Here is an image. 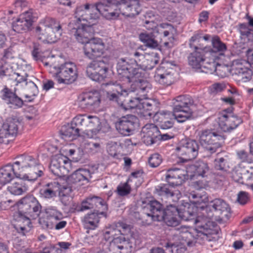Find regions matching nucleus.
Segmentation results:
<instances>
[{
  "mask_svg": "<svg viewBox=\"0 0 253 253\" xmlns=\"http://www.w3.org/2000/svg\"><path fill=\"white\" fill-rule=\"evenodd\" d=\"M173 27L168 23H162L157 26L155 31H154V34L156 37L159 36L160 38H166L169 35L171 34L173 31Z\"/></svg>",
  "mask_w": 253,
  "mask_h": 253,
  "instance_id": "nucleus-44",
  "label": "nucleus"
},
{
  "mask_svg": "<svg viewBox=\"0 0 253 253\" xmlns=\"http://www.w3.org/2000/svg\"><path fill=\"white\" fill-rule=\"evenodd\" d=\"M105 44L102 39L94 38L84 45L85 56L91 60L100 57L104 53Z\"/></svg>",
  "mask_w": 253,
  "mask_h": 253,
  "instance_id": "nucleus-16",
  "label": "nucleus"
},
{
  "mask_svg": "<svg viewBox=\"0 0 253 253\" xmlns=\"http://www.w3.org/2000/svg\"><path fill=\"white\" fill-rule=\"evenodd\" d=\"M112 245L114 246V250L120 253H130L132 251V243L122 235L119 238H115Z\"/></svg>",
  "mask_w": 253,
  "mask_h": 253,
  "instance_id": "nucleus-35",
  "label": "nucleus"
},
{
  "mask_svg": "<svg viewBox=\"0 0 253 253\" xmlns=\"http://www.w3.org/2000/svg\"><path fill=\"white\" fill-rule=\"evenodd\" d=\"M142 222L144 225H150L154 221H159L154 215L150 213H144L142 217Z\"/></svg>",
  "mask_w": 253,
  "mask_h": 253,
  "instance_id": "nucleus-59",
  "label": "nucleus"
},
{
  "mask_svg": "<svg viewBox=\"0 0 253 253\" xmlns=\"http://www.w3.org/2000/svg\"><path fill=\"white\" fill-rule=\"evenodd\" d=\"M87 128L84 132V137L91 138L101 129L100 122L99 118L95 116L88 115Z\"/></svg>",
  "mask_w": 253,
  "mask_h": 253,
  "instance_id": "nucleus-32",
  "label": "nucleus"
},
{
  "mask_svg": "<svg viewBox=\"0 0 253 253\" xmlns=\"http://www.w3.org/2000/svg\"><path fill=\"white\" fill-rule=\"evenodd\" d=\"M147 17H150L149 14L147 13L146 15V19ZM158 24L154 20H147L146 19L144 21V26L145 28L149 31H151V33H154V31L156 30Z\"/></svg>",
  "mask_w": 253,
  "mask_h": 253,
  "instance_id": "nucleus-56",
  "label": "nucleus"
},
{
  "mask_svg": "<svg viewBox=\"0 0 253 253\" xmlns=\"http://www.w3.org/2000/svg\"><path fill=\"white\" fill-rule=\"evenodd\" d=\"M49 73L52 77L58 79H76L78 77L77 67L72 62H66L59 68L50 67Z\"/></svg>",
  "mask_w": 253,
  "mask_h": 253,
  "instance_id": "nucleus-18",
  "label": "nucleus"
},
{
  "mask_svg": "<svg viewBox=\"0 0 253 253\" xmlns=\"http://www.w3.org/2000/svg\"><path fill=\"white\" fill-rule=\"evenodd\" d=\"M88 115L86 114L78 115L75 117L72 121V124L79 128V130L87 128Z\"/></svg>",
  "mask_w": 253,
  "mask_h": 253,
  "instance_id": "nucleus-50",
  "label": "nucleus"
},
{
  "mask_svg": "<svg viewBox=\"0 0 253 253\" xmlns=\"http://www.w3.org/2000/svg\"><path fill=\"white\" fill-rule=\"evenodd\" d=\"M91 177V173L88 169H79L67 177V182L75 186H81L88 183Z\"/></svg>",
  "mask_w": 253,
  "mask_h": 253,
  "instance_id": "nucleus-23",
  "label": "nucleus"
},
{
  "mask_svg": "<svg viewBox=\"0 0 253 253\" xmlns=\"http://www.w3.org/2000/svg\"><path fill=\"white\" fill-rule=\"evenodd\" d=\"M105 211L98 210L97 212H92L84 216L83 223L85 228L95 229L98 226L99 221V214H104Z\"/></svg>",
  "mask_w": 253,
  "mask_h": 253,
  "instance_id": "nucleus-34",
  "label": "nucleus"
},
{
  "mask_svg": "<svg viewBox=\"0 0 253 253\" xmlns=\"http://www.w3.org/2000/svg\"><path fill=\"white\" fill-rule=\"evenodd\" d=\"M20 122L15 119H9L5 123H3L2 127L3 139H9L10 136L14 137L18 133Z\"/></svg>",
  "mask_w": 253,
  "mask_h": 253,
  "instance_id": "nucleus-30",
  "label": "nucleus"
},
{
  "mask_svg": "<svg viewBox=\"0 0 253 253\" xmlns=\"http://www.w3.org/2000/svg\"><path fill=\"white\" fill-rule=\"evenodd\" d=\"M248 62L250 64V67L253 66V49H249L247 51Z\"/></svg>",
  "mask_w": 253,
  "mask_h": 253,
  "instance_id": "nucleus-64",
  "label": "nucleus"
},
{
  "mask_svg": "<svg viewBox=\"0 0 253 253\" xmlns=\"http://www.w3.org/2000/svg\"><path fill=\"white\" fill-rule=\"evenodd\" d=\"M72 191V187L66 184L60 185L58 182H53L46 184L40 190L41 196L45 199H50L56 196L57 192L62 198L68 197Z\"/></svg>",
  "mask_w": 253,
  "mask_h": 253,
  "instance_id": "nucleus-12",
  "label": "nucleus"
},
{
  "mask_svg": "<svg viewBox=\"0 0 253 253\" xmlns=\"http://www.w3.org/2000/svg\"><path fill=\"white\" fill-rule=\"evenodd\" d=\"M49 169L55 175L63 176L72 170L71 162L67 157L60 154H57L52 157Z\"/></svg>",
  "mask_w": 253,
  "mask_h": 253,
  "instance_id": "nucleus-13",
  "label": "nucleus"
},
{
  "mask_svg": "<svg viewBox=\"0 0 253 253\" xmlns=\"http://www.w3.org/2000/svg\"><path fill=\"white\" fill-rule=\"evenodd\" d=\"M96 207L99 211H106L107 205L104 201L100 197L96 196L88 197L84 200L81 204L80 211H84Z\"/></svg>",
  "mask_w": 253,
  "mask_h": 253,
  "instance_id": "nucleus-28",
  "label": "nucleus"
},
{
  "mask_svg": "<svg viewBox=\"0 0 253 253\" xmlns=\"http://www.w3.org/2000/svg\"><path fill=\"white\" fill-rule=\"evenodd\" d=\"M128 180L125 183H121L117 188V192L119 196H125L129 194L131 191V187L128 184Z\"/></svg>",
  "mask_w": 253,
  "mask_h": 253,
  "instance_id": "nucleus-52",
  "label": "nucleus"
},
{
  "mask_svg": "<svg viewBox=\"0 0 253 253\" xmlns=\"http://www.w3.org/2000/svg\"><path fill=\"white\" fill-rule=\"evenodd\" d=\"M13 226L18 233L23 235L29 232L32 227L29 218L23 215L15 219Z\"/></svg>",
  "mask_w": 253,
  "mask_h": 253,
  "instance_id": "nucleus-38",
  "label": "nucleus"
},
{
  "mask_svg": "<svg viewBox=\"0 0 253 253\" xmlns=\"http://www.w3.org/2000/svg\"><path fill=\"white\" fill-rule=\"evenodd\" d=\"M17 88L15 90L22 87L25 90L24 98L26 102L33 101L39 93L36 84L32 81L20 80L16 84Z\"/></svg>",
  "mask_w": 253,
  "mask_h": 253,
  "instance_id": "nucleus-26",
  "label": "nucleus"
},
{
  "mask_svg": "<svg viewBox=\"0 0 253 253\" xmlns=\"http://www.w3.org/2000/svg\"><path fill=\"white\" fill-rule=\"evenodd\" d=\"M140 100L141 99H140L139 98H134L130 99L128 100V102L126 103H121V106H122L126 110L134 109H135V111L137 113V110H138Z\"/></svg>",
  "mask_w": 253,
  "mask_h": 253,
  "instance_id": "nucleus-51",
  "label": "nucleus"
},
{
  "mask_svg": "<svg viewBox=\"0 0 253 253\" xmlns=\"http://www.w3.org/2000/svg\"><path fill=\"white\" fill-rule=\"evenodd\" d=\"M226 84L224 83H216L211 85L209 89L211 94H216L225 89Z\"/></svg>",
  "mask_w": 253,
  "mask_h": 253,
  "instance_id": "nucleus-54",
  "label": "nucleus"
},
{
  "mask_svg": "<svg viewBox=\"0 0 253 253\" xmlns=\"http://www.w3.org/2000/svg\"><path fill=\"white\" fill-rule=\"evenodd\" d=\"M20 212L25 213L33 218H37L40 214L41 206L37 199L33 197H26L17 204Z\"/></svg>",
  "mask_w": 253,
  "mask_h": 253,
  "instance_id": "nucleus-14",
  "label": "nucleus"
},
{
  "mask_svg": "<svg viewBox=\"0 0 253 253\" xmlns=\"http://www.w3.org/2000/svg\"><path fill=\"white\" fill-rule=\"evenodd\" d=\"M34 22L33 10L24 12L12 23V28L17 33H24L30 31Z\"/></svg>",
  "mask_w": 253,
  "mask_h": 253,
  "instance_id": "nucleus-21",
  "label": "nucleus"
},
{
  "mask_svg": "<svg viewBox=\"0 0 253 253\" xmlns=\"http://www.w3.org/2000/svg\"><path fill=\"white\" fill-rule=\"evenodd\" d=\"M151 88V85L147 80H134L131 85L130 89L123 91L128 95L130 92L138 91L139 93L148 92Z\"/></svg>",
  "mask_w": 253,
  "mask_h": 253,
  "instance_id": "nucleus-39",
  "label": "nucleus"
},
{
  "mask_svg": "<svg viewBox=\"0 0 253 253\" xmlns=\"http://www.w3.org/2000/svg\"><path fill=\"white\" fill-rule=\"evenodd\" d=\"M130 226L123 222H118L107 227L104 230L103 236L105 240L114 243L115 238L121 235H127L130 232Z\"/></svg>",
  "mask_w": 253,
  "mask_h": 253,
  "instance_id": "nucleus-15",
  "label": "nucleus"
},
{
  "mask_svg": "<svg viewBox=\"0 0 253 253\" xmlns=\"http://www.w3.org/2000/svg\"><path fill=\"white\" fill-rule=\"evenodd\" d=\"M86 74L90 79L110 78L111 71H109L103 60L93 61L87 67Z\"/></svg>",
  "mask_w": 253,
  "mask_h": 253,
  "instance_id": "nucleus-17",
  "label": "nucleus"
},
{
  "mask_svg": "<svg viewBox=\"0 0 253 253\" xmlns=\"http://www.w3.org/2000/svg\"><path fill=\"white\" fill-rule=\"evenodd\" d=\"M159 61L158 54L156 52L145 53V60L143 63L142 70L152 69Z\"/></svg>",
  "mask_w": 253,
  "mask_h": 253,
  "instance_id": "nucleus-42",
  "label": "nucleus"
},
{
  "mask_svg": "<svg viewBox=\"0 0 253 253\" xmlns=\"http://www.w3.org/2000/svg\"><path fill=\"white\" fill-rule=\"evenodd\" d=\"M191 204L184 205L182 217L186 220H193L196 229L192 233L196 242L202 244L215 239L218 228L215 223L206 217V207L208 204V196L205 191L190 193Z\"/></svg>",
  "mask_w": 253,
  "mask_h": 253,
  "instance_id": "nucleus-2",
  "label": "nucleus"
},
{
  "mask_svg": "<svg viewBox=\"0 0 253 253\" xmlns=\"http://www.w3.org/2000/svg\"><path fill=\"white\" fill-rule=\"evenodd\" d=\"M140 134L143 142L147 145H150L160 136V131L155 125L148 124L142 128Z\"/></svg>",
  "mask_w": 253,
  "mask_h": 253,
  "instance_id": "nucleus-24",
  "label": "nucleus"
},
{
  "mask_svg": "<svg viewBox=\"0 0 253 253\" xmlns=\"http://www.w3.org/2000/svg\"><path fill=\"white\" fill-rule=\"evenodd\" d=\"M140 11L138 0H100L95 4L86 3L77 7L75 18V26L71 30V34L82 44H86L94 33L93 26L100 15L107 19H115L121 13L127 17L138 15Z\"/></svg>",
  "mask_w": 253,
  "mask_h": 253,
  "instance_id": "nucleus-1",
  "label": "nucleus"
},
{
  "mask_svg": "<svg viewBox=\"0 0 253 253\" xmlns=\"http://www.w3.org/2000/svg\"><path fill=\"white\" fill-rule=\"evenodd\" d=\"M227 122L226 124L222 125V130L224 131H229L236 128L242 123V120L230 112Z\"/></svg>",
  "mask_w": 253,
  "mask_h": 253,
  "instance_id": "nucleus-46",
  "label": "nucleus"
},
{
  "mask_svg": "<svg viewBox=\"0 0 253 253\" xmlns=\"http://www.w3.org/2000/svg\"><path fill=\"white\" fill-rule=\"evenodd\" d=\"M62 32L59 22L49 17L41 20L35 29L36 35L39 40L50 43L56 42L60 38Z\"/></svg>",
  "mask_w": 253,
  "mask_h": 253,
  "instance_id": "nucleus-6",
  "label": "nucleus"
},
{
  "mask_svg": "<svg viewBox=\"0 0 253 253\" xmlns=\"http://www.w3.org/2000/svg\"><path fill=\"white\" fill-rule=\"evenodd\" d=\"M27 3L25 0H17L15 2V6L17 9V11L22 10L23 8L27 6Z\"/></svg>",
  "mask_w": 253,
  "mask_h": 253,
  "instance_id": "nucleus-63",
  "label": "nucleus"
},
{
  "mask_svg": "<svg viewBox=\"0 0 253 253\" xmlns=\"http://www.w3.org/2000/svg\"><path fill=\"white\" fill-rule=\"evenodd\" d=\"M250 67V64L248 61L242 59H238L233 61L231 70L236 74H247L250 75L252 72Z\"/></svg>",
  "mask_w": 253,
  "mask_h": 253,
  "instance_id": "nucleus-36",
  "label": "nucleus"
},
{
  "mask_svg": "<svg viewBox=\"0 0 253 253\" xmlns=\"http://www.w3.org/2000/svg\"><path fill=\"white\" fill-rule=\"evenodd\" d=\"M212 37L209 35H206L205 36L202 37L200 35H195L191 37L190 40L189 45L191 48L194 49H201L202 51H207V48L206 47H203L201 45V42L203 40L205 41H211Z\"/></svg>",
  "mask_w": 253,
  "mask_h": 253,
  "instance_id": "nucleus-40",
  "label": "nucleus"
},
{
  "mask_svg": "<svg viewBox=\"0 0 253 253\" xmlns=\"http://www.w3.org/2000/svg\"><path fill=\"white\" fill-rule=\"evenodd\" d=\"M248 200V194L243 191H241L238 195L237 201L241 205L245 204Z\"/></svg>",
  "mask_w": 253,
  "mask_h": 253,
  "instance_id": "nucleus-62",
  "label": "nucleus"
},
{
  "mask_svg": "<svg viewBox=\"0 0 253 253\" xmlns=\"http://www.w3.org/2000/svg\"><path fill=\"white\" fill-rule=\"evenodd\" d=\"M22 178H18L7 187V191L15 196L21 195L28 190V187Z\"/></svg>",
  "mask_w": 253,
  "mask_h": 253,
  "instance_id": "nucleus-33",
  "label": "nucleus"
},
{
  "mask_svg": "<svg viewBox=\"0 0 253 253\" xmlns=\"http://www.w3.org/2000/svg\"><path fill=\"white\" fill-rule=\"evenodd\" d=\"M184 206L180 208V211L174 206L170 205L167 206L164 210V220L169 226H176L182 219L186 221L182 217L183 214Z\"/></svg>",
  "mask_w": 253,
  "mask_h": 253,
  "instance_id": "nucleus-22",
  "label": "nucleus"
},
{
  "mask_svg": "<svg viewBox=\"0 0 253 253\" xmlns=\"http://www.w3.org/2000/svg\"><path fill=\"white\" fill-rule=\"evenodd\" d=\"M203 52L201 49H195L188 58L189 65L194 68L206 69L207 70L206 72L215 71L217 65L216 60L218 56L211 55L210 57L207 55L204 57Z\"/></svg>",
  "mask_w": 253,
  "mask_h": 253,
  "instance_id": "nucleus-9",
  "label": "nucleus"
},
{
  "mask_svg": "<svg viewBox=\"0 0 253 253\" xmlns=\"http://www.w3.org/2000/svg\"><path fill=\"white\" fill-rule=\"evenodd\" d=\"M14 55L15 52L13 49V47L10 46L9 47L4 49L2 60L6 62L7 60L13 59L14 57Z\"/></svg>",
  "mask_w": 253,
  "mask_h": 253,
  "instance_id": "nucleus-60",
  "label": "nucleus"
},
{
  "mask_svg": "<svg viewBox=\"0 0 253 253\" xmlns=\"http://www.w3.org/2000/svg\"><path fill=\"white\" fill-rule=\"evenodd\" d=\"M172 253H185L186 247L183 244L172 245L171 246Z\"/></svg>",
  "mask_w": 253,
  "mask_h": 253,
  "instance_id": "nucleus-61",
  "label": "nucleus"
},
{
  "mask_svg": "<svg viewBox=\"0 0 253 253\" xmlns=\"http://www.w3.org/2000/svg\"><path fill=\"white\" fill-rule=\"evenodd\" d=\"M155 101L151 99H141L137 110V114L141 117L146 119L155 114L156 113L153 110L155 107Z\"/></svg>",
  "mask_w": 253,
  "mask_h": 253,
  "instance_id": "nucleus-31",
  "label": "nucleus"
},
{
  "mask_svg": "<svg viewBox=\"0 0 253 253\" xmlns=\"http://www.w3.org/2000/svg\"><path fill=\"white\" fill-rule=\"evenodd\" d=\"M232 177L237 182L250 184V182L253 180V166H248L245 169L236 170L233 173Z\"/></svg>",
  "mask_w": 253,
  "mask_h": 253,
  "instance_id": "nucleus-27",
  "label": "nucleus"
},
{
  "mask_svg": "<svg viewBox=\"0 0 253 253\" xmlns=\"http://www.w3.org/2000/svg\"><path fill=\"white\" fill-rule=\"evenodd\" d=\"M42 169L36 158L29 155L19 156L12 165L8 164L0 169V184L5 185L15 177L35 180L42 175Z\"/></svg>",
  "mask_w": 253,
  "mask_h": 253,
  "instance_id": "nucleus-4",
  "label": "nucleus"
},
{
  "mask_svg": "<svg viewBox=\"0 0 253 253\" xmlns=\"http://www.w3.org/2000/svg\"><path fill=\"white\" fill-rule=\"evenodd\" d=\"M1 93V98L9 105V107L17 109L23 106L22 99L8 88H4Z\"/></svg>",
  "mask_w": 253,
  "mask_h": 253,
  "instance_id": "nucleus-29",
  "label": "nucleus"
},
{
  "mask_svg": "<svg viewBox=\"0 0 253 253\" xmlns=\"http://www.w3.org/2000/svg\"><path fill=\"white\" fill-rule=\"evenodd\" d=\"M153 120L158 123L161 128L166 129L171 128L174 123L175 115L172 113L168 111H161L155 113Z\"/></svg>",
  "mask_w": 253,
  "mask_h": 253,
  "instance_id": "nucleus-25",
  "label": "nucleus"
},
{
  "mask_svg": "<svg viewBox=\"0 0 253 253\" xmlns=\"http://www.w3.org/2000/svg\"><path fill=\"white\" fill-rule=\"evenodd\" d=\"M209 171L208 164L202 161H197L187 167L186 171L177 168L169 169L165 174V179L169 185L160 184L157 186L155 192L159 196H165L172 201L176 202L181 197V193L179 191L173 190L172 188H170V185H180L184 180L189 177L191 179L198 177L204 178Z\"/></svg>",
  "mask_w": 253,
  "mask_h": 253,
  "instance_id": "nucleus-3",
  "label": "nucleus"
},
{
  "mask_svg": "<svg viewBox=\"0 0 253 253\" xmlns=\"http://www.w3.org/2000/svg\"><path fill=\"white\" fill-rule=\"evenodd\" d=\"M62 131L63 138H69L73 139L79 136L80 130L79 127H77L71 124V125L63 128Z\"/></svg>",
  "mask_w": 253,
  "mask_h": 253,
  "instance_id": "nucleus-49",
  "label": "nucleus"
},
{
  "mask_svg": "<svg viewBox=\"0 0 253 253\" xmlns=\"http://www.w3.org/2000/svg\"><path fill=\"white\" fill-rule=\"evenodd\" d=\"M134 59L121 58L117 64V72L119 78L139 79L143 78L144 72L141 70L145 60V54L139 52L134 53Z\"/></svg>",
  "mask_w": 253,
  "mask_h": 253,
  "instance_id": "nucleus-5",
  "label": "nucleus"
},
{
  "mask_svg": "<svg viewBox=\"0 0 253 253\" xmlns=\"http://www.w3.org/2000/svg\"><path fill=\"white\" fill-rule=\"evenodd\" d=\"M230 112L227 110H223L219 112L215 119L219 127L222 129V125L226 124L227 121L228 120Z\"/></svg>",
  "mask_w": 253,
  "mask_h": 253,
  "instance_id": "nucleus-53",
  "label": "nucleus"
},
{
  "mask_svg": "<svg viewBox=\"0 0 253 253\" xmlns=\"http://www.w3.org/2000/svg\"><path fill=\"white\" fill-rule=\"evenodd\" d=\"M211 48L210 52H207L206 55H211L212 53H218L219 55H223L227 50V46L225 43L222 42L219 37L213 36L211 39Z\"/></svg>",
  "mask_w": 253,
  "mask_h": 253,
  "instance_id": "nucleus-37",
  "label": "nucleus"
},
{
  "mask_svg": "<svg viewBox=\"0 0 253 253\" xmlns=\"http://www.w3.org/2000/svg\"><path fill=\"white\" fill-rule=\"evenodd\" d=\"M79 141L81 142L80 147L82 150L88 152H96L98 151L100 148L99 143L89 142L86 139H84L82 136L79 137Z\"/></svg>",
  "mask_w": 253,
  "mask_h": 253,
  "instance_id": "nucleus-48",
  "label": "nucleus"
},
{
  "mask_svg": "<svg viewBox=\"0 0 253 253\" xmlns=\"http://www.w3.org/2000/svg\"><path fill=\"white\" fill-rule=\"evenodd\" d=\"M138 120L136 117L127 115L120 118L115 123L117 130L122 135H129L134 130Z\"/></svg>",
  "mask_w": 253,
  "mask_h": 253,
  "instance_id": "nucleus-20",
  "label": "nucleus"
},
{
  "mask_svg": "<svg viewBox=\"0 0 253 253\" xmlns=\"http://www.w3.org/2000/svg\"><path fill=\"white\" fill-rule=\"evenodd\" d=\"M111 86V88L112 89L113 91H116L118 92L117 94L115 92L110 93L107 92V98L111 101H114L117 102L119 104L121 105V104L122 102H120L119 101V95L120 94V96L124 95L123 91H121V93H120V91L117 88V87H119L120 89H121V87L120 86L115 85L114 84H112L111 82L108 83L103 84L102 85V88H104L105 87H110Z\"/></svg>",
  "mask_w": 253,
  "mask_h": 253,
  "instance_id": "nucleus-47",
  "label": "nucleus"
},
{
  "mask_svg": "<svg viewBox=\"0 0 253 253\" xmlns=\"http://www.w3.org/2000/svg\"><path fill=\"white\" fill-rule=\"evenodd\" d=\"M148 208L150 213L154 215L158 220H162L164 218V211L163 210L162 205L157 201H152L148 204Z\"/></svg>",
  "mask_w": 253,
  "mask_h": 253,
  "instance_id": "nucleus-45",
  "label": "nucleus"
},
{
  "mask_svg": "<svg viewBox=\"0 0 253 253\" xmlns=\"http://www.w3.org/2000/svg\"><path fill=\"white\" fill-rule=\"evenodd\" d=\"M199 145L195 140L182 139L176 148L178 156L185 161L194 159L198 155Z\"/></svg>",
  "mask_w": 253,
  "mask_h": 253,
  "instance_id": "nucleus-11",
  "label": "nucleus"
},
{
  "mask_svg": "<svg viewBox=\"0 0 253 253\" xmlns=\"http://www.w3.org/2000/svg\"><path fill=\"white\" fill-rule=\"evenodd\" d=\"M45 212L48 216L53 218L55 220H58L62 218V213L54 207L46 209Z\"/></svg>",
  "mask_w": 253,
  "mask_h": 253,
  "instance_id": "nucleus-57",
  "label": "nucleus"
},
{
  "mask_svg": "<svg viewBox=\"0 0 253 253\" xmlns=\"http://www.w3.org/2000/svg\"><path fill=\"white\" fill-rule=\"evenodd\" d=\"M207 215L205 218L210 221L211 218L215 220L221 221L227 220L230 215V208L229 205L221 199H215L209 203L206 207Z\"/></svg>",
  "mask_w": 253,
  "mask_h": 253,
  "instance_id": "nucleus-8",
  "label": "nucleus"
},
{
  "mask_svg": "<svg viewBox=\"0 0 253 253\" xmlns=\"http://www.w3.org/2000/svg\"><path fill=\"white\" fill-rule=\"evenodd\" d=\"M193 100L188 95H181L173 98L171 103L175 119L178 123H183L192 118Z\"/></svg>",
  "mask_w": 253,
  "mask_h": 253,
  "instance_id": "nucleus-7",
  "label": "nucleus"
},
{
  "mask_svg": "<svg viewBox=\"0 0 253 253\" xmlns=\"http://www.w3.org/2000/svg\"><path fill=\"white\" fill-rule=\"evenodd\" d=\"M199 135L202 146L211 154L215 152L217 149L221 146L225 139L223 136L209 129L201 131Z\"/></svg>",
  "mask_w": 253,
  "mask_h": 253,
  "instance_id": "nucleus-10",
  "label": "nucleus"
},
{
  "mask_svg": "<svg viewBox=\"0 0 253 253\" xmlns=\"http://www.w3.org/2000/svg\"><path fill=\"white\" fill-rule=\"evenodd\" d=\"M214 165L215 168L219 170H226V168L228 167L227 165V160L224 158L215 159Z\"/></svg>",
  "mask_w": 253,
  "mask_h": 253,
  "instance_id": "nucleus-58",
  "label": "nucleus"
},
{
  "mask_svg": "<svg viewBox=\"0 0 253 253\" xmlns=\"http://www.w3.org/2000/svg\"><path fill=\"white\" fill-rule=\"evenodd\" d=\"M162 162V158L159 154H152L149 158L148 162L152 168L159 166Z\"/></svg>",
  "mask_w": 253,
  "mask_h": 253,
  "instance_id": "nucleus-55",
  "label": "nucleus"
},
{
  "mask_svg": "<svg viewBox=\"0 0 253 253\" xmlns=\"http://www.w3.org/2000/svg\"><path fill=\"white\" fill-rule=\"evenodd\" d=\"M156 38L155 34L152 33H142L139 35L140 41L146 46L152 49L156 48L159 46L158 42L155 39Z\"/></svg>",
  "mask_w": 253,
  "mask_h": 253,
  "instance_id": "nucleus-41",
  "label": "nucleus"
},
{
  "mask_svg": "<svg viewBox=\"0 0 253 253\" xmlns=\"http://www.w3.org/2000/svg\"><path fill=\"white\" fill-rule=\"evenodd\" d=\"M76 102L82 109L98 107L100 103V95L97 91L82 92L78 95Z\"/></svg>",
  "mask_w": 253,
  "mask_h": 253,
  "instance_id": "nucleus-19",
  "label": "nucleus"
},
{
  "mask_svg": "<svg viewBox=\"0 0 253 253\" xmlns=\"http://www.w3.org/2000/svg\"><path fill=\"white\" fill-rule=\"evenodd\" d=\"M21 76V79H26L30 77L29 74L22 72L20 73L15 74L11 68H9L6 65L0 66V78L11 77L12 78H17Z\"/></svg>",
  "mask_w": 253,
  "mask_h": 253,
  "instance_id": "nucleus-43",
  "label": "nucleus"
}]
</instances>
